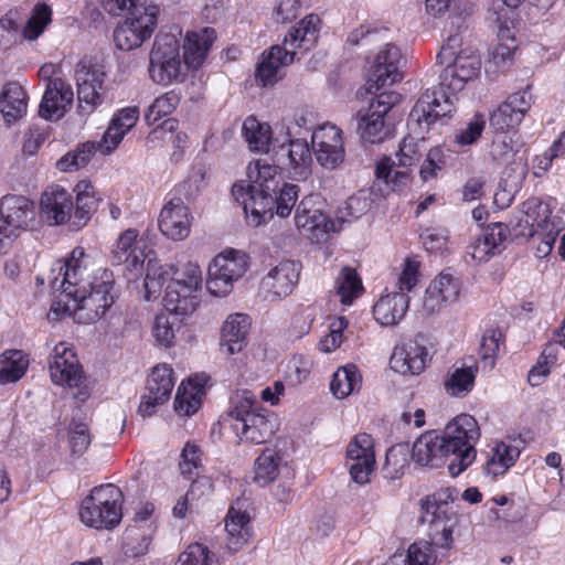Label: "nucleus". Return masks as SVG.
<instances>
[{"instance_id":"obj_2","label":"nucleus","mask_w":565,"mask_h":565,"mask_svg":"<svg viewBox=\"0 0 565 565\" xmlns=\"http://www.w3.org/2000/svg\"><path fill=\"white\" fill-rule=\"evenodd\" d=\"M249 181L233 184L232 195L243 205L250 224L259 226L276 213L279 217H288L299 195V186L287 183L277 164L256 160L247 168Z\"/></svg>"},{"instance_id":"obj_29","label":"nucleus","mask_w":565,"mask_h":565,"mask_svg":"<svg viewBox=\"0 0 565 565\" xmlns=\"http://www.w3.org/2000/svg\"><path fill=\"white\" fill-rule=\"evenodd\" d=\"M249 327L250 321L247 315H230L223 322L221 329V352L226 355H234L242 352L247 344Z\"/></svg>"},{"instance_id":"obj_9","label":"nucleus","mask_w":565,"mask_h":565,"mask_svg":"<svg viewBox=\"0 0 565 565\" xmlns=\"http://www.w3.org/2000/svg\"><path fill=\"white\" fill-rule=\"evenodd\" d=\"M455 489H443L422 500L420 520L430 526V539L440 547L449 548L452 543V521L455 516Z\"/></svg>"},{"instance_id":"obj_36","label":"nucleus","mask_w":565,"mask_h":565,"mask_svg":"<svg viewBox=\"0 0 565 565\" xmlns=\"http://www.w3.org/2000/svg\"><path fill=\"white\" fill-rule=\"evenodd\" d=\"M427 350L422 345H396L390 360L391 367L401 374H419L426 367Z\"/></svg>"},{"instance_id":"obj_57","label":"nucleus","mask_w":565,"mask_h":565,"mask_svg":"<svg viewBox=\"0 0 565 565\" xmlns=\"http://www.w3.org/2000/svg\"><path fill=\"white\" fill-rule=\"evenodd\" d=\"M371 207V201L367 198L365 191H359L351 196L344 203V207L339 211L341 214L338 217L339 225L343 222H350L364 215Z\"/></svg>"},{"instance_id":"obj_52","label":"nucleus","mask_w":565,"mask_h":565,"mask_svg":"<svg viewBox=\"0 0 565 565\" xmlns=\"http://www.w3.org/2000/svg\"><path fill=\"white\" fill-rule=\"evenodd\" d=\"M96 153V146L93 141L79 145L76 150L67 152L56 162V168L62 172H71L85 167L92 156Z\"/></svg>"},{"instance_id":"obj_46","label":"nucleus","mask_w":565,"mask_h":565,"mask_svg":"<svg viewBox=\"0 0 565 565\" xmlns=\"http://www.w3.org/2000/svg\"><path fill=\"white\" fill-rule=\"evenodd\" d=\"M422 277V263L416 256L403 259L396 268L395 290L408 295L419 282Z\"/></svg>"},{"instance_id":"obj_19","label":"nucleus","mask_w":565,"mask_h":565,"mask_svg":"<svg viewBox=\"0 0 565 565\" xmlns=\"http://www.w3.org/2000/svg\"><path fill=\"white\" fill-rule=\"evenodd\" d=\"M173 370L168 364L156 365L147 381L146 392L141 396L138 412L142 417L152 416L157 406L166 403L173 390Z\"/></svg>"},{"instance_id":"obj_42","label":"nucleus","mask_w":565,"mask_h":565,"mask_svg":"<svg viewBox=\"0 0 565 565\" xmlns=\"http://www.w3.org/2000/svg\"><path fill=\"white\" fill-rule=\"evenodd\" d=\"M160 9L157 4L147 3V0L138 1L126 14L125 21L137 30L147 28L148 36H152L157 24Z\"/></svg>"},{"instance_id":"obj_37","label":"nucleus","mask_w":565,"mask_h":565,"mask_svg":"<svg viewBox=\"0 0 565 565\" xmlns=\"http://www.w3.org/2000/svg\"><path fill=\"white\" fill-rule=\"evenodd\" d=\"M76 200L73 209V223L81 227L86 225L96 212L99 203L95 186L88 180H81L74 188Z\"/></svg>"},{"instance_id":"obj_40","label":"nucleus","mask_w":565,"mask_h":565,"mask_svg":"<svg viewBox=\"0 0 565 565\" xmlns=\"http://www.w3.org/2000/svg\"><path fill=\"white\" fill-rule=\"evenodd\" d=\"M29 358L20 350L4 351L0 358V383H14L28 371Z\"/></svg>"},{"instance_id":"obj_13","label":"nucleus","mask_w":565,"mask_h":565,"mask_svg":"<svg viewBox=\"0 0 565 565\" xmlns=\"http://www.w3.org/2000/svg\"><path fill=\"white\" fill-rule=\"evenodd\" d=\"M553 203L556 200L552 196L546 200L533 196L523 203L527 222H531L530 236L546 247L554 246L562 231L558 217H552Z\"/></svg>"},{"instance_id":"obj_23","label":"nucleus","mask_w":565,"mask_h":565,"mask_svg":"<svg viewBox=\"0 0 565 565\" xmlns=\"http://www.w3.org/2000/svg\"><path fill=\"white\" fill-rule=\"evenodd\" d=\"M233 428L239 441L259 445L268 441L274 436L278 424L277 418L263 408L241 422H235Z\"/></svg>"},{"instance_id":"obj_10","label":"nucleus","mask_w":565,"mask_h":565,"mask_svg":"<svg viewBox=\"0 0 565 565\" xmlns=\"http://www.w3.org/2000/svg\"><path fill=\"white\" fill-rule=\"evenodd\" d=\"M250 267L246 249H223L210 263L206 288L216 297H225L233 290L234 281L242 278Z\"/></svg>"},{"instance_id":"obj_1","label":"nucleus","mask_w":565,"mask_h":565,"mask_svg":"<svg viewBox=\"0 0 565 565\" xmlns=\"http://www.w3.org/2000/svg\"><path fill=\"white\" fill-rule=\"evenodd\" d=\"M56 266L58 274L51 286L58 292L57 305L79 323L100 319L115 301L113 273L106 268L90 273L93 260L84 249H72Z\"/></svg>"},{"instance_id":"obj_15","label":"nucleus","mask_w":565,"mask_h":565,"mask_svg":"<svg viewBox=\"0 0 565 565\" xmlns=\"http://www.w3.org/2000/svg\"><path fill=\"white\" fill-rule=\"evenodd\" d=\"M295 224L297 228L313 244L328 242L330 233L341 230L319 207H315L313 196H305L296 209Z\"/></svg>"},{"instance_id":"obj_14","label":"nucleus","mask_w":565,"mask_h":565,"mask_svg":"<svg viewBox=\"0 0 565 565\" xmlns=\"http://www.w3.org/2000/svg\"><path fill=\"white\" fill-rule=\"evenodd\" d=\"M106 78L104 66L92 60H81L75 70L78 107L82 113L90 114L103 104L100 93Z\"/></svg>"},{"instance_id":"obj_54","label":"nucleus","mask_w":565,"mask_h":565,"mask_svg":"<svg viewBox=\"0 0 565 565\" xmlns=\"http://www.w3.org/2000/svg\"><path fill=\"white\" fill-rule=\"evenodd\" d=\"M408 467V450L403 445L391 447L385 457L383 472L388 479L399 478Z\"/></svg>"},{"instance_id":"obj_4","label":"nucleus","mask_w":565,"mask_h":565,"mask_svg":"<svg viewBox=\"0 0 565 565\" xmlns=\"http://www.w3.org/2000/svg\"><path fill=\"white\" fill-rule=\"evenodd\" d=\"M202 281V270L195 263L188 262L175 267L149 259L143 279V298L147 301L158 299L167 284L163 297L166 310L175 316L188 317L200 305Z\"/></svg>"},{"instance_id":"obj_26","label":"nucleus","mask_w":565,"mask_h":565,"mask_svg":"<svg viewBox=\"0 0 565 565\" xmlns=\"http://www.w3.org/2000/svg\"><path fill=\"white\" fill-rule=\"evenodd\" d=\"M226 546L231 552L241 550L252 537L250 515L243 501L231 505L225 518Z\"/></svg>"},{"instance_id":"obj_61","label":"nucleus","mask_w":565,"mask_h":565,"mask_svg":"<svg viewBox=\"0 0 565 565\" xmlns=\"http://www.w3.org/2000/svg\"><path fill=\"white\" fill-rule=\"evenodd\" d=\"M445 164H446V160H445L444 150L440 147L431 148L428 151V153L420 167V170H419L420 179L424 182H427L431 179L437 178L438 172L444 169Z\"/></svg>"},{"instance_id":"obj_27","label":"nucleus","mask_w":565,"mask_h":565,"mask_svg":"<svg viewBox=\"0 0 565 565\" xmlns=\"http://www.w3.org/2000/svg\"><path fill=\"white\" fill-rule=\"evenodd\" d=\"M411 298L403 291H387L373 306V316L382 327H395L406 316Z\"/></svg>"},{"instance_id":"obj_39","label":"nucleus","mask_w":565,"mask_h":565,"mask_svg":"<svg viewBox=\"0 0 565 565\" xmlns=\"http://www.w3.org/2000/svg\"><path fill=\"white\" fill-rule=\"evenodd\" d=\"M519 456L520 450L518 447L505 443H499L492 449V454L486 463L484 471L492 478L502 476L515 463Z\"/></svg>"},{"instance_id":"obj_56","label":"nucleus","mask_w":565,"mask_h":565,"mask_svg":"<svg viewBox=\"0 0 565 565\" xmlns=\"http://www.w3.org/2000/svg\"><path fill=\"white\" fill-rule=\"evenodd\" d=\"M118 260L125 257L124 271L129 280H135L143 273V266L146 259L158 262L150 257V253L145 254V249H119L116 254ZM149 262L147 263V265Z\"/></svg>"},{"instance_id":"obj_3","label":"nucleus","mask_w":565,"mask_h":565,"mask_svg":"<svg viewBox=\"0 0 565 565\" xmlns=\"http://www.w3.org/2000/svg\"><path fill=\"white\" fill-rule=\"evenodd\" d=\"M401 57V50L397 46L386 44L370 70L366 85L369 93L374 97L358 121V132L364 142L381 143L394 135V126L386 117L392 108L399 104L402 95L394 90H380L402 78L398 70Z\"/></svg>"},{"instance_id":"obj_11","label":"nucleus","mask_w":565,"mask_h":565,"mask_svg":"<svg viewBox=\"0 0 565 565\" xmlns=\"http://www.w3.org/2000/svg\"><path fill=\"white\" fill-rule=\"evenodd\" d=\"M180 42L171 33H159L149 56V76L158 85L168 86L181 76Z\"/></svg>"},{"instance_id":"obj_45","label":"nucleus","mask_w":565,"mask_h":565,"mask_svg":"<svg viewBox=\"0 0 565 565\" xmlns=\"http://www.w3.org/2000/svg\"><path fill=\"white\" fill-rule=\"evenodd\" d=\"M335 290L340 302L344 306H351L364 291L356 270L351 267H343L337 277Z\"/></svg>"},{"instance_id":"obj_24","label":"nucleus","mask_w":565,"mask_h":565,"mask_svg":"<svg viewBox=\"0 0 565 565\" xmlns=\"http://www.w3.org/2000/svg\"><path fill=\"white\" fill-rule=\"evenodd\" d=\"M139 115L140 111L137 106H128L118 109L110 119L102 139L98 142L93 141L96 146V152L108 154L114 151L122 141L126 134L135 127Z\"/></svg>"},{"instance_id":"obj_8","label":"nucleus","mask_w":565,"mask_h":565,"mask_svg":"<svg viewBox=\"0 0 565 565\" xmlns=\"http://www.w3.org/2000/svg\"><path fill=\"white\" fill-rule=\"evenodd\" d=\"M122 492L117 486L95 487L81 503L79 519L88 527L113 530L122 519Z\"/></svg>"},{"instance_id":"obj_41","label":"nucleus","mask_w":565,"mask_h":565,"mask_svg":"<svg viewBox=\"0 0 565 565\" xmlns=\"http://www.w3.org/2000/svg\"><path fill=\"white\" fill-rule=\"evenodd\" d=\"M242 134L250 150L267 152L271 140V128L255 116H248L242 126Z\"/></svg>"},{"instance_id":"obj_32","label":"nucleus","mask_w":565,"mask_h":565,"mask_svg":"<svg viewBox=\"0 0 565 565\" xmlns=\"http://www.w3.org/2000/svg\"><path fill=\"white\" fill-rule=\"evenodd\" d=\"M216 39L213 28H203L200 31L188 32L183 44V61L188 68H200Z\"/></svg>"},{"instance_id":"obj_12","label":"nucleus","mask_w":565,"mask_h":565,"mask_svg":"<svg viewBox=\"0 0 565 565\" xmlns=\"http://www.w3.org/2000/svg\"><path fill=\"white\" fill-rule=\"evenodd\" d=\"M49 371L54 384L77 390L74 398L84 402L88 397L79 361L66 343L60 342L54 347L49 361Z\"/></svg>"},{"instance_id":"obj_55","label":"nucleus","mask_w":565,"mask_h":565,"mask_svg":"<svg viewBox=\"0 0 565 565\" xmlns=\"http://www.w3.org/2000/svg\"><path fill=\"white\" fill-rule=\"evenodd\" d=\"M174 565H218V559L207 546L194 543L179 555Z\"/></svg>"},{"instance_id":"obj_51","label":"nucleus","mask_w":565,"mask_h":565,"mask_svg":"<svg viewBox=\"0 0 565 565\" xmlns=\"http://www.w3.org/2000/svg\"><path fill=\"white\" fill-rule=\"evenodd\" d=\"M148 31L147 28H143L142 31L137 30L124 20L114 30L115 45L121 51L135 50L150 39Z\"/></svg>"},{"instance_id":"obj_47","label":"nucleus","mask_w":565,"mask_h":565,"mask_svg":"<svg viewBox=\"0 0 565 565\" xmlns=\"http://www.w3.org/2000/svg\"><path fill=\"white\" fill-rule=\"evenodd\" d=\"M53 11L51 6L45 2H38L33 7L30 18L22 29V36L28 41L39 39L46 26L52 22Z\"/></svg>"},{"instance_id":"obj_25","label":"nucleus","mask_w":565,"mask_h":565,"mask_svg":"<svg viewBox=\"0 0 565 565\" xmlns=\"http://www.w3.org/2000/svg\"><path fill=\"white\" fill-rule=\"evenodd\" d=\"M73 98L72 86L63 78H54L46 85L39 106V115L46 120H58L72 105Z\"/></svg>"},{"instance_id":"obj_50","label":"nucleus","mask_w":565,"mask_h":565,"mask_svg":"<svg viewBox=\"0 0 565 565\" xmlns=\"http://www.w3.org/2000/svg\"><path fill=\"white\" fill-rule=\"evenodd\" d=\"M280 457L275 449H265L255 461V481L266 486L279 475Z\"/></svg>"},{"instance_id":"obj_30","label":"nucleus","mask_w":565,"mask_h":565,"mask_svg":"<svg viewBox=\"0 0 565 565\" xmlns=\"http://www.w3.org/2000/svg\"><path fill=\"white\" fill-rule=\"evenodd\" d=\"M447 456L441 436L434 431L420 435L412 448V459L422 467H440Z\"/></svg>"},{"instance_id":"obj_53","label":"nucleus","mask_w":565,"mask_h":565,"mask_svg":"<svg viewBox=\"0 0 565 565\" xmlns=\"http://www.w3.org/2000/svg\"><path fill=\"white\" fill-rule=\"evenodd\" d=\"M258 409H263L258 406L257 396L249 390L236 391L232 397V408L230 416L235 422H241L244 418L254 415Z\"/></svg>"},{"instance_id":"obj_5","label":"nucleus","mask_w":565,"mask_h":565,"mask_svg":"<svg viewBox=\"0 0 565 565\" xmlns=\"http://www.w3.org/2000/svg\"><path fill=\"white\" fill-rule=\"evenodd\" d=\"M481 70L477 55L458 54L441 72L439 84L426 89L414 105L409 117L427 127L455 111L454 97L466 84L476 78Z\"/></svg>"},{"instance_id":"obj_33","label":"nucleus","mask_w":565,"mask_h":565,"mask_svg":"<svg viewBox=\"0 0 565 565\" xmlns=\"http://www.w3.org/2000/svg\"><path fill=\"white\" fill-rule=\"evenodd\" d=\"M41 209L54 224H64L73 217L74 201L65 189L53 185L43 192Z\"/></svg>"},{"instance_id":"obj_48","label":"nucleus","mask_w":565,"mask_h":565,"mask_svg":"<svg viewBox=\"0 0 565 565\" xmlns=\"http://www.w3.org/2000/svg\"><path fill=\"white\" fill-rule=\"evenodd\" d=\"M152 529L145 532L137 526H129L124 536V554L130 558L145 556L152 542Z\"/></svg>"},{"instance_id":"obj_49","label":"nucleus","mask_w":565,"mask_h":565,"mask_svg":"<svg viewBox=\"0 0 565 565\" xmlns=\"http://www.w3.org/2000/svg\"><path fill=\"white\" fill-rule=\"evenodd\" d=\"M180 102L181 93L177 89H171L157 97L145 115L146 122L152 126L163 117L171 115Z\"/></svg>"},{"instance_id":"obj_20","label":"nucleus","mask_w":565,"mask_h":565,"mask_svg":"<svg viewBox=\"0 0 565 565\" xmlns=\"http://www.w3.org/2000/svg\"><path fill=\"white\" fill-rule=\"evenodd\" d=\"M312 150L318 162L326 168H335L344 160L342 130L333 124L320 125L312 134Z\"/></svg>"},{"instance_id":"obj_59","label":"nucleus","mask_w":565,"mask_h":565,"mask_svg":"<svg viewBox=\"0 0 565 565\" xmlns=\"http://www.w3.org/2000/svg\"><path fill=\"white\" fill-rule=\"evenodd\" d=\"M484 128V116L480 113H476L473 117L470 119V121L467 124V127L461 129L455 136V143L460 147L471 146L476 143L481 138Z\"/></svg>"},{"instance_id":"obj_31","label":"nucleus","mask_w":565,"mask_h":565,"mask_svg":"<svg viewBox=\"0 0 565 565\" xmlns=\"http://www.w3.org/2000/svg\"><path fill=\"white\" fill-rule=\"evenodd\" d=\"M277 161L287 167L295 175L307 178L312 163L311 148L305 140H290L281 145L276 153Z\"/></svg>"},{"instance_id":"obj_34","label":"nucleus","mask_w":565,"mask_h":565,"mask_svg":"<svg viewBox=\"0 0 565 565\" xmlns=\"http://www.w3.org/2000/svg\"><path fill=\"white\" fill-rule=\"evenodd\" d=\"M207 380L205 374H196L180 384L174 398V409L178 414L191 416L198 412Z\"/></svg>"},{"instance_id":"obj_22","label":"nucleus","mask_w":565,"mask_h":565,"mask_svg":"<svg viewBox=\"0 0 565 565\" xmlns=\"http://www.w3.org/2000/svg\"><path fill=\"white\" fill-rule=\"evenodd\" d=\"M461 282L449 270L439 273L428 285L423 298L426 315L438 313L447 303L456 302L460 297Z\"/></svg>"},{"instance_id":"obj_43","label":"nucleus","mask_w":565,"mask_h":565,"mask_svg":"<svg viewBox=\"0 0 565 565\" xmlns=\"http://www.w3.org/2000/svg\"><path fill=\"white\" fill-rule=\"evenodd\" d=\"M361 383L362 376L358 367L353 364H348L339 367L333 374L330 390L337 398L342 399L359 391Z\"/></svg>"},{"instance_id":"obj_35","label":"nucleus","mask_w":565,"mask_h":565,"mask_svg":"<svg viewBox=\"0 0 565 565\" xmlns=\"http://www.w3.org/2000/svg\"><path fill=\"white\" fill-rule=\"evenodd\" d=\"M28 94L18 82H8L0 93V113L8 125L14 124L26 115Z\"/></svg>"},{"instance_id":"obj_44","label":"nucleus","mask_w":565,"mask_h":565,"mask_svg":"<svg viewBox=\"0 0 565 565\" xmlns=\"http://www.w3.org/2000/svg\"><path fill=\"white\" fill-rule=\"evenodd\" d=\"M564 351L563 342H548L541 353L536 364L529 372V382L532 386H539L551 369L558 362L559 354Z\"/></svg>"},{"instance_id":"obj_58","label":"nucleus","mask_w":565,"mask_h":565,"mask_svg":"<svg viewBox=\"0 0 565 565\" xmlns=\"http://www.w3.org/2000/svg\"><path fill=\"white\" fill-rule=\"evenodd\" d=\"M408 565H435L437 555L429 541H416L409 545L405 558Z\"/></svg>"},{"instance_id":"obj_63","label":"nucleus","mask_w":565,"mask_h":565,"mask_svg":"<svg viewBox=\"0 0 565 565\" xmlns=\"http://www.w3.org/2000/svg\"><path fill=\"white\" fill-rule=\"evenodd\" d=\"M423 152L419 142L411 137H404L399 143L397 152L398 164L404 168H409L420 160Z\"/></svg>"},{"instance_id":"obj_21","label":"nucleus","mask_w":565,"mask_h":565,"mask_svg":"<svg viewBox=\"0 0 565 565\" xmlns=\"http://www.w3.org/2000/svg\"><path fill=\"white\" fill-rule=\"evenodd\" d=\"M193 216L189 206L180 196L166 202L160 211L158 226L162 235L178 242L189 237Z\"/></svg>"},{"instance_id":"obj_7","label":"nucleus","mask_w":565,"mask_h":565,"mask_svg":"<svg viewBox=\"0 0 565 565\" xmlns=\"http://www.w3.org/2000/svg\"><path fill=\"white\" fill-rule=\"evenodd\" d=\"M480 427L476 418L469 414H460L445 428L441 439L446 451L454 458L448 462L451 477L459 476L476 459V444L480 438Z\"/></svg>"},{"instance_id":"obj_16","label":"nucleus","mask_w":565,"mask_h":565,"mask_svg":"<svg viewBox=\"0 0 565 565\" xmlns=\"http://www.w3.org/2000/svg\"><path fill=\"white\" fill-rule=\"evenodd\" d=\"M302 266L294 259L280 260L259 282V294L268 301L280 300L292 292L299 281Z\"/></svg>"},{"instance_id":"obj_62","label":"nucleus","mask_w":565,"mask_h":565,"mask_svg":"<svg viewBox=\"0 0 565 565\" xmlns=\"http://www.w3.org/2000/svg\"><path fill=\"white\" fill-rule=\"evenodd\" d=\"M152 337L161 347L169 348L173 345L175 333L173 323L170 321L167 313L156 316L152 324Z\"/></svg>"},{"instance_id":"obj_6","label":"nucleus","mask_w":565,"mask_h":565,"mask_svg":"<svg viewBox=\"0 0 565 565\" xmlns=\"http://www.w3.org/2000/svg\"><path fill=\"white\" fill-rule=\"evenodd\" d=\"M321 19L310 13L292 26L284 39V46L274 45L263 52L255 70V81L258 86H274L279 67L294 62L296 50L309 51L318 41Z\"/></svg>"},{"instance_id":"obj_38","label":"nucleus","mask_w":565,"mask_h":565,"mask_svg":"<svg viewBox=\"0 0 565 565\" xmlns=\"http://www.w3.org/2000/svg\"><path fill=\"white\" fill-rule=\"evenodd\" d=\"M477 373V366L454 367L445 381L447 394L458 398L467 396L475 386Z\"/></svg>"},{"instance_id":"obj_64","label":"nucleus","mask_w":565,"mask_h":565,"mask_svg":"<svg viewBox=\"0 0 565 565\" xmlns=\"http://www.w3.org/2000/svg\"><path fill=\"white\" fill-rule=\"evenodd\" d=\"M68 444L74 455L84 454L90 445V434L86 424L73 423L70 427Z\"/></svg>"},{"instance_id":"obj_60","label":"nucleus","mask_w":565,"mask_h":565,"mask_svg":"<svg viewBox=\"0 0 565 565\" xmlns=\"http://www.w3.org/2000/svg\"><path fill=\"white\" fill-rule=\"evenodd\" d=\"M501 340L502 332L500 329L490 327L484 330L480 343V356L491 367L494 365Z\"/></svg>"},{"instance_id":"obj_28","label":"nucleus","mask_w":565,"mask_h":565,"mask_svg":"<svg viewBox=\"0 0 565 565\" xmlns=\"http://www.w3.org/2000/svg\"><path fill=\"white\" fill-rule=\"evenodd\" d=\"M0 215L2 223L19 234L34 220V203L23 195L7 194L0 200Z\"/></svg>"},{"instance_id":"obj_17","label":"nucleus","mask_w":565,"mask_h":565,"mask_svg":"<svg viewBox=\"0 0 565 565\" xmlns=\"http://www.w3.org/2000/svg\"><path fill=\"white\" fill-rule=\"evenodd\" d=\"M345 463L352 481L361 486L370 481L376 463L374 440L371 435L360 433L349 441Z\"/></svg>"},{"instance_id":"obj_18","label":"nucleus","mask_w":565,"mask_h":565,"mask_svg":"<svg viewBox=\"0 0 565 565\" xmlns=\"http://www.w3.org/2000/svg\"><path fill=\"white\" fill-rule=\"evenodd\" d=\"M532 85L510 94L490 115V125L498 131L518 127L533 104Z\"/></svg>"}]
</instances>
